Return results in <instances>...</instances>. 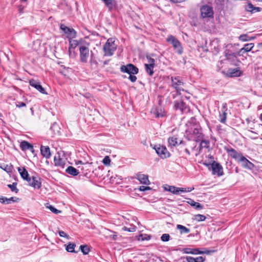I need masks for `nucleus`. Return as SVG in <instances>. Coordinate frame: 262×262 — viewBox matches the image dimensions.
Listing matches in <instances>:
<instances>
[{"mask_svg":"<svg viewBox=\"0 0 262 262\" xmlns=\"http://www.w3.org/2000/svg\"><path fill=\"white\" fill-rule=\"evenodd\" d=\"M195 121L196 120L194 118L191 119V122L193 123L194 124L186 131V133L188 135L191 136V138L198 142L201 139L202 134L200 126L199 124L195 123Z\"/></svg>","mask_w":262,"mask_h":262,"instance_id":"nucleus-1","label":"nucleus"},{"mask_svg":"<svg viewBox=\"0 0 262 262\" xmlns=\"http://www.w3.org/2000/svg\"><path fill=\"white\" fill-rule=\"evenodd\" d=\"M116 48L117 45L115 44V40L112 38H108L103 48L104 55L112 56Z\"/></svg>","mask_w":262,"mask_h":262,"instance_id":"nucleus-2","label":"nucleus"},{"mask_svg":"<svg viewBox=\"0 0 262 262\" xmlns=\"http://www.w3.org/2000/svg\"><path fill=\"white\" fill-rule=\"evenodd\" d=\"M167 41L171 43L173 48L176 50L179 54H181L183 52V48L181 42L179 40L172 35H169L167 39Z\"/></svg>","mask_w":262,"mask_h":262,"instance_id":"nucleus-3","label":"nucleus"},{"mask_svg":"<svg viewBox=\"0 0 262 262\" xmlns=\"http://www.w3.org/2000/svg\"><path fill=\"white\" fill-rule=\"evenodd\" d=\"M80 53V61L82 63H86L89 57V49L84 45L79 47Z\"/></svg>","mask_w":262,"mask_h":262,"instance_id":"nucleus-4","label":"nucleus"},{"mask_svg":"<svg viewBox=\"0 0 262 262\" xmlns=\"http://www.w3.org/2000/svg\"><path fill=\"white\" fill-rule=\"evenodd\" d=\"M224 53L226 59L229 60L231 64L235 66L238 65L239 61L237 58V55H238V53H232L227 49L225 51Z\"/></svg>","mask_w":262,"mask_h":262,"instance_id":"nucleus-5","label":"nucleus"},{"mask_svg":"<svg viewBox=\"0 0 262 262\" xmlns=\"http://www.w3.org/2000/svg\"><path fill=\"white\" fill-rule=\"evenodd\" d=\"M120 71L122 73H126L128 74H137L138 72V69L134 64L129 63L126 66L123 65L120 68Z\"/></svg>","mask_w":262,"mask_h":262,"instance_id":"nucleus-6","label":"nucleus"},{"mask_svg":"<svg viewBox=\"0 0 262 262\" xmlns=\"http://www.w3.org/2000/svg\"><path fill=\"white\" fill-rule=\"evenodd\" d=\"M201 16L203 18H210L213 16L212 8L207 5H203L200 9Z\"/></svg>","mask_w":262,"mask_h":262,"instance_id":"nucleus-7","label":"nucleus"},{"mask_svg":"<svg viewBox=\"0 0 262 262\" xmlns=\"http://www.w3.org/2000/svg\"><path fill=\"white\" fill-rule=\"evenodd\" d=\"M171 80L172 82L171 85L176 90L177 93H180L181 91H184V89L181 87L184 84V82L180 77H171Z\"/></svg>","mask_w":262,"mask_h":262,"instance_id":"nucleus-8","label":"nucleus"},{"mask_svg":"<svg viewBox=\"0 0 262 262\" xmlns=\"http://www.w3.org/2000/svg\"><path fill=\"white\" fill-rule=\"evenodd\" d=\"M154 149L156 153L162 159L168 158L170 155L165 146L160 145H155Z\"/></svg>","mask_w":262,"mask_h":262,"instance_id":"nucleus-9","label":"nucleus"},{"mask_svg":"<svg viewBox=\"0 0 262 262\" xmlns=\"http://www.w3.org/2000/svg\"><path fill=\"white\" fill-rule=\"evenodd\" d=\"M211 168L210 170L212 171V174H216L219 177L223 175V167L220 163L214 161L211 163Z\"/></svg>","mask_w":262,"mask_h":262,"instance_id":"nucleus-10","label":"nucleus"},{"mask_svg":"<svg viewBox=\"0 0 262 262\" xmlns=\"http://www.w3.org/2000/svg\"><path fill=\"white\" fill-rule=\"evenodd\" d=\"M237 162L240 163L241 166L246 169L252 170L254 167V165L243 155Z\"/></svg>","mask_w":262,"mask_h":262,"instance_id":"nucleus-11","label":"nucleus"},{"mask_svg":"<svg viewBox=\"0 0 262 262\" xmlns=\"http://www.w3.org/2000/svg\"><path fill=\"white\" fill-rule=\"evenodd\" d=\"M151 114H154L156 118L164 117L165 116V112L161 106L153 107L150 111Z\"/></svg>","mask_w":262,"mask_h":262,"instance_id":"nucleus-12","label":"nucleus"},{"mask_svg":"<svg viewBox=\"0 0 262 262\" xmlns=\"http://www.w3.org/2000/svg\"><path fill=\"white\" fill-rule=\"evenodd\" d=\"M30 85L34 88L40 93L43 94H47L45 89L41 85L40 82L34 79H31L29 81Z\"/></svg>","mask_w":262,"mask_h":262,"instance_id":"nucleus-13","label":"nucleus"},{"mask_svg":"<svg viewBox=\"0 0 262 262\" xmlns=\"http://www.w3.org/2000/svg\"><path fill=\"white\" fill-rule=\"evenodd\" d=\"M242 71L239 68L229 69L226 73V75L228 77H239L242 75Z\"/></svg>","mask_w":262,"mask_h":262,"instance_id":"nucleus-14","label":"nucleus"},{"mask_svg":"<svg viewBox=\"0 0 262 262\" xmlns=\"http://www.w3.org/2000/svg\"><path fill=\"white\" fill-rule=\"evenodd\" d=\"M174 107L176 110H179L182 113L188 111V108L186 104L181 100L174 101Z\"/></svg>","mask_w":262,"mask_h":262,"instance_id":"nucleus-15","label":"nucleus"},{"mask_svg":"<svg viewBox=\"0 0 262 262\" xmlns=\"http://www.w3.org/2000/svg\"><path fill=\"white\" fill-rule=\"evenodd\" d=\"M168 142V146L171 147H175L177 145L183 143L182 140L179 139L177 136L169 137Z\"/></svg>","mask_w":262,"mask_h":262,"instance_id":"nucleus-16","label":"nucleus"},{"mask_svg":"<svg viewBox=\"0 0 262 262\" xmlns=\"http://www.w3.org/2000/svg\"><path fill=\"white\" fill-rule=\"evenodd\" d=\"M226 151L228 153L229 155L232 158L236 160L237 162L239 161L243 155L242 153L236 151L234 149L232 148L230 149L227 148Z\"/></svg>","mask_w":262,"mask_h":262,"instance_id":"nucleus-17","label":"nucleus"},{"mask_svg":"<svg viewBox=\"0 0 262 262\" xmlns=\"http://www.w3.org/2000/svg\"><path fill=\"white\" fill-rule=\"evenodd\" d=\"M60 29L66 34H67L70 37L74 38L76 37V32L73 28H70L69 27L66 26L64 25H61L60 26Z\"/></svg>","mask_w":262,"mask_h":262,"instance_id":"nucleus-18","label":"nucleus"},{"mask_svg":"<svg viewBox=\"0 0 262 262\" xmlns=\"http://www.w3.org/2000/svg\"><path fill=\"white\" fill-rule=\"evenodd\" d=\"M27 182L30 186L35 188H39L41 186V183L39 181V179L35 177H30Z\"/></svg>","mask_w":262,"mask_h":262,"instance_id":"nucleus-19","label":"nucleus"},{"mask_svg":"<svg viewBox=\"0 0 262 262\" xmlns=\"http://www.w3.org/2000/svg\"><path fill=\"white\" fill-rule=\"evenodd\" d=\"M103 235L109 239L117 240V235L116 233L108 229H105L103 231Z\"/></svg>","mask_w":262,"mask_h":262,"instance_id":"nucleus-20","label":"nucleus"},{"mask_svg":"<svg viewBox=\"0 0 262 262\" xmlns=\"http://www.w3.org/2000/svg\"><path fill=\"white\" fill-rule=\"evenodd\" d=\"M40 152L41 155L46 158V159L50 158L51 156V154L50 151V149L48 146H42L41 145L40 147Z\"/></svg>","mask_w":262,"mask_h":262,"instance_id":"nucleus-21","label":"nucleus"},{"mask_svg":"<svg viewBox=\"0 0 262 262\" xmlns=\"http://www.w3.org/2000/svg\"><path fill=\"white\" fill-rule=\"evenodd\" d=\"M17 171L24 180L27 182L29 179L30 178L27 170L25 167H17Z\"/></svg>","mask_w":262,"mask_h":262,"instance_id":"nucleus-22","label":"nucleus"},{"mask_svg":"<svg viewBox=\"0 0 262 262\" xmlns=\"http://www.w3.org/2000/svg\"><path fill=\"white\" fill-rule=\"evenodd\" d=\"M18 142H20L19 147L23 151H25L28 149H33V145L28 142L26 141H18Z\"/></svg>","mask_w":262,"mask_h":262,"instance_id":"nucleus-23","label":"nucleus"},{"mask_svg":"<svg viewBox=\"0 0 262 262\" xmlns=\"http://www.w3.org/2000/svg\"><path fill=\"white\" fill-rule=\"evenodd\" d=\"M187 262H204L205 261V257L203 256H198L197 257H193L190 256H187L185 257Z\"/></svg>","mask_w":262,"mask_h":262,"instance_id":"nucleus-24","label":"nucleus"},{"mask_svg":"<svg viewBox=\"0 0 262 262\" xmlns=\"http://www.w3.org/2000/svg\"><path fill=\"white\" fill-rule=\"evenodd\" d=\"M245 8L247 11L251 13L259 12L261 10V8L254 7L251 3H248L247 5L245 6Z\"/></svg>","mask_w":262,"mask_h":262,"instance_id":"nucleus-25","label":"nucleus"},{"mask_svg":"<svg viewBox=\"0 0 262 262\" xmlns=\"http://www.w3.org/2000/svg\"><path fill=\"white\" fill-rule=\"evenodd\" d=\"M54 162L55 165L58 166L63 167L65 164L64 160L60 158L58 153L54 156Z\"/></svg>","mask_w":262,"mask_h":262,"instance_id":"nucleus-26","label":"nucleus"},{"mask_svg":"<svg viewBox=\"0 0 262 262\" xmlns=\"http://www.w3.org/2000/svg\"><path fill=\"white\" fill-rule=\"evenodd\" d=\"M137 178L142 184L145 185H148L149 184L148 176L146 175L139 174L137 175Z\"/></svg>","mask_w":262,"mask_h":262,"instance_id":"nucleus-27","label":"nucleus"},{"mask_svg":"<svg viewBox=\"0 0 262 262\" xmlns=\"http://www.w3.org/2000/svg\"><path fill=\"white\" fill-rule=\"evenodd\" d=\"M254 43H247L246 45H244V47L243 48H242L240 51H239V52L238 53V55L239 56L241 55L240 54V53H245V52H249L250 51L252 48L254 47Z\"/></svg>","mask_w":262,"mask_h":262,"instance_id":"nucleus-28","label":"nucleus"},{"mask_svg":"<svg viewBox=\"0 0 262 262\" xmlns=\"http://www.w3.org/2000/svg\"><path fill=\"white\" fill-rule=\"evenodd\" d=\"M187 203L196 210H201L203 208V205L200 203L196 202L191 199H189Z\"/></svg>","mask_w":262,"mask_h":262,"instance_id":"nucleus-29","label":"nucleus"},{"mask_svg":"<svg viewBox=\"0 0 262 262\" xmlns=\"http://www.w3.org/2000/svg\"><path fill=\"white\" fill-rule=\"evenodd\" d=\"M66 172L73 176H76L79 174L78 170L72 166H69L66 170Z\"/></svg>","mask_w":262,"mask_h":262,"instance_id":"nucleus-30","label":"nucleus"},{"mask_svg":"<svg viewBox=\"0 0 262 262\" xmlns=\"http://www.w3.org/2000/svg\"><path fill=\"white\" fill-rule=\"evenodd\" d=\"M168 191L174 194H179L180 192H181V188L177 187L174 186H168Z\"/></svg>","mask_w":262,"mask_h":262,"instance_id":"nucleus-31","label":"nucleus"},{"mask_svg":"<svg viewBox=\"0 0 262 262\" xmlns=\"http://www.w3.org/2000/svg\"><path fill=\"white\" fill-rule=\"evenodd\" d=\"M66 250L68 252H71V253H77V252L75 251V248L76 247V244L72 243H69V244L66 245Z\"/></svg>","mask_w":262,"mask_h":262,"instance_id":"nucleus-32","label":"nucleus"},{"mask_svg":"<svg viewBox=\"0 0 262 262\" xmlns=\"http://www.w3.org/2000/svg\"><path fill=\"white\" fill-rule=\"evenodd\" d=\"M177 229H179L180 230V234H182L184 233H188L190 232V229L186 228V227L178 224L177 225Z\"/></svg>","mask_w":262,"mask_h":262,"instance_id":"nucleus-33","label":"nucleus"},{"mask_svg":"<svg viewBox=\"0 0 262 262\" xmlns=\"http://www.w3.org/2000/svg\"><path fill=\"white\" fill-rule=\"evenodd\" d=\"M146 72L150 76H152L154 74V66L150 67L147 63L144 64Z\"/></svg>","mask_w":262,"mask_h":262,"instance_id":"nucleus-34","label":"nucleus"},{"mask_svg":"<svg viewBox=\"0 0 262 262\" xmlns=\"http://www.w3.org/2000/svg\"><path fill=\"white\" fill-rule=\"evenodd\" d=\"M183 253L185 254H191L195 255V252L197 251L195 250V248H185L182 250Z\"/></svg>","mask_w":262,"mask_h":262,"instance_id":"nucleus-35","label":"nucleus"},{"mask_svg":"<svg viewBox=\"0 0 262 262\" xmlns=\"http://www.w3.org/2000/svg\"><path fill=\"white\" fill-rule=\"evenodd\" d=\"M50 129L53 131L54 134L55 135L59 133L60 128L58 125L55 122L52 125Z\"/></svg>","mask_w":262,"mask_h":262,"instance_id":"nucleus-36","label":"nucleus"},{"mask_svg":"<svg viewBox=\"0 0 262 262\" xmlns=\"http://www.w3.org/2000/svg\"><path fill=\"white\" fill-rule=\"evenodd\" d=\"M79 249L84 255L88 254L90 252V248L87 245H81Z\"/></svg>","mask_w":262,"mask_h":262,"instance_id":"nucleus-37","label":"nucleus"},{"mask_svg":"<svg viewBox=\"0 0 262 262\" xmlns=\"http://www.w3.org/2000/svg\"><path fill=\"white\" fill-rule=\"evenodd\" d=\"M253 39H254V37H249L246 34H242V35H240L239 37V39L243 41H247L251 40Z\"/></svg>","mask_w":262,"mask_h":262,"instance_id":"nucleus-38","label":"nucleus"},{"mask_svg":"<svg viewBox=\"0 0 262 262\" xmlns=\"http://www.w3.org/2000/svg\"><path fill=\"white\" fill-rule=\"evenodd\" d=\"M105 5L109 9H111L114 6V0H102Z\"/></svg>","mask_w":262,"mask_h":262,"instance_id":"nucleus-39","label":"nucleus"},{"mask_svg":"<svg viewBox=\"0 0 262 262\" xmlns=\"http://www.w3.org/2000/svg\"><path fill=\"white\" fill-rule=\"evenodd\" d=\"M206 219V216L202 214H196L194 216V220L198 222L204 221Z\"/></svg>","mask_w":262,"mask_h":262,"instance_id":"nucleus-40","label":"nucleus"},{"mask_svg":"<svg viewBox=\"0 0 262 262\" xmlns=\"http://www.w3.org/2000/svg\"><path fill=\"white\" fill-rule=\"evenodd\" d=\"M73 43H71L69 47V54L70 57H74L75 56L74 49L73 48Z\"/></svg>","mask_w":262,"mask_h":262,"instance_id":"nucleus-41","label":"nucleus"},{"mask_svg":"<svg viewBox=\"0 0 262 262\" xmlns=\"http://www.w3.org/2000/svg\"><path fill=\"white\" fill-rule=\"evenodd\" d=\"M226 116H227L226 112H222V114H221L220 115L221 122L225 123L226 122Z\"/></svg>","mask_w":262,"mask_h":262,"instance_id":"nucleus-42","label":"nucleus"},{"mask_svg":"<svg viewBox=\"0 0 262 262\" xmlns=\"http://www.w3.org/2000/svg\"><path fill=\"white\" fill-rule=\"evenodd\" d=\"M170 239V235L167 233L162 234L161 237V239L163 242H168Z\"/></svg>","mask_w":262,"mask_h":262,"instance_id":"nucleus-43","label":"nucleus"},{"mask_svg":"<svg viewBox=\"0 0 262 262\" xmlns=\"http://www.w3.org/2000/svg\"><path fill=\"white\" fill-rule=\"evenodd\" d=\"M52 212L54 213L55 214H58L60 212H61V211L56 209L52 205H49V206L47 207Z\"/></svg>","mask_w":262,"mask_h":262,"instance_id":"nucleus-44","label":"nucleus"},{"mask_svg":"<svg viewBox=\"0 0 262 262\" xmlns=\"http://www.w3.org/2000/svg\"><path fill=\"white\" fill-rule=\"evenodd\" d=\"M147 59H148L149 63H147V64H149L150 67L154 66L155 67V60L154 58L147 56Z\"/></svg>","mask_w":262,"mask_h":262,"instance_id":"nucleus-45","label":"nucleus"},{"mask_svg":"<svg viewBox=\"0 0 262 262\" xmlns=\"http://www.w3.org/2000/svg\"><path fill=\"white\" fill-rule=\"evenodd\" d=\"M102 162L105 165H110L111 163V159L108 156H105L103 159Z\"/></svg>","mask_w":262,"mask_h":262,"instance_id":"nucleus-46","label":"nucleus"},{"mask_svg":"<svg viewBox=\"0 0 262 262\" xmlns=\"http://www.w3.org/2000/svg\"><path fill=\"white\" fill-rule=\"evenodd\" d=\"M194 189V187L181 188V192H189Z\"/></svg>","mask_w":262,"mask_h":262,"instance_id":"nucleus-47","label":"nucleus"},{"mask_svg":"<svg viewBox=\"0 0 262 262\" xmlns=\"http://www.w3.org/2000/svg\"><path fill=\"white\" fill-rule=\"evenodd\" d=\"M8 187L10 188L12 191H15L16 190V183L14 182L12 184H8Z\"/></svg>","mask_w":262,"mask_h":262,"instance_id":"nucleus-48","label":"nucleus"},{"mask_svg":"<svg viewBox=\"0 0 262 262\" xmlns=\"http://www.w3.org/2000/svg\"><path fill=\"white\" fill-rule=\"evenodd\" d=\"M0 202L4 204H7L8 202L7 201V198L3 196H0Z\"/></svg>","mask_w":262,"mask_h":262,"instance_id":"nucleus-49","label":"nucleus"},{"mask_svg":"<svg viewBox=\"0 0 262 262\" xmlns=\"http://www.w3.org/2000/svg\"><path fill=\"white\" fill-rule=\"evenodd\" d=\"M122 230L128 232H134L135 231V227H133L131 228H127L126 227H123Z\"/></svg>","mask_w":262,"mask_h":262,"instance_id":"nucleus-50","label":"nucleus"},{"mask_svg":"<svg viewBox=\"0 0 262 262\" xmlns=\"http://www.w3.org/2000/svg\"><path fill=\"white\" fill-rule=\"evenodd\" d=\"M128 79L133 82H134L137 80V77L133 74H130Z\"/></svg>","mask_w":262,"mask_h":262,"instance_id":"nucleus-51","label":"nucleus"},{"mask_svg":"<svg viewBox=\"0 0 262 262\" xmlns=\"http://www.w3.org/2000/svg\"><path fill=\"white\" fill-rule=\"evenodd\" d=\"M150 188L148 186H141L139 188V190L142 191H145L147 190H150Z\"/></svg>","mask_w":262,"mask_h":262,"instance_id":"nucleus-52","label":"nucleus"},{"mask_svg":"<svg viewBox=\"0 0 262 262\" xmlns=\"http://www.w3.org/2000/svg\"><path fill=\"white\" fill-rule=\"evenodd\" d=\"M58 233L60 236L69 238V236L64 231H59Z\"/></svg>","mask_w":262,"mask_h":262,"instance_id":"nucleus-53","label":"nucleus"},{"mask_svg":"<svg viewBox=\"0 0 262 262\" xmlns=\"http://www.w3.org/2000/svg\"><path fill=\"white\" fill-rule=\"evenodd\" d=\"M207 143H208L207 141H206L205 140H202L200 144V148L206 147Z\"/></svg>","mask_w":262,"mask_h":262,"instance_id":"nucleus-54","label":"nucleus"},{"mask_svg":"<svg viewBox=\"0 0 262 262\" xmlns=\"http://www.w3.org/2000/svg\"><path fill=\"white\" fill-rule=\"evenodd\" d=\"M222 112H226L227 111V104L226 103H224L222 104Z\"/></svg>","mask_w":262,"mask_h":262,"instance_id":"nucleus-55","label":"nucleus"},{"mask_svg":"<svg viewBox=\"0 0 262 262\" xmlns=\"http://www.w3.org/2000/svg\"><path fill=\"white\" fill-rule=\"evenodd\" d=\"M202 163L204 165H205V166H206V167H208V169H209V170H210V169H211V163H208V162H206V161H205V162H203Z\"/></svg>","mask_w":262,"mask_h":262,"instance_id":"nucleus-56","label":"nucleus"},{"mask_svg":"<svg viewBox=\"0 0 262 262\" xmlns=\"http://www.w3.org/2000/svg\"><path fill=\"white\" fill-rule=\"evenodd\" d=\"M8 203L7 204H10L11 202H15L16 201V200L15 197H11L9 199L7 198Z\"/></svg>","mask_w":262,"mask_h":262,"instance_id":"nucleus-57","label":"nucleus"},{"mask_svg":"<svg viewBox=\"0 0 262 262\" xmlns=\"http://www.w3.org/2000/svg\"><path fill=\"white\" fill-rule=\"evenodd\" d=\"M26 103L25 102H17V107H21L24 106H26Z\"/></svg>","mask_w":262,"mask_h":262,"instance_id":"nucleus-58","label":"nucleus"},{"mask_svg":"<svg viewBox=\"0 0 262 262\" xmlns=\"http://www.w3.org/2000/svg\"><path fill=\"white\" fill-rule=\"evenodd\" d=\"M195 250H196L197 251L195 252V255L196 254H204V251L201 250L199 248H195Z\"/></svg>","mask_w":262,"mask_h":262,"instance_id":"nucleus-59","label":"nucleus"},{"mask_svg":"<svg viewBox=\"0 0 262 262\" xmlns=\"http://www.w3.org/2000/svg\"><path fill=\"white\" fill-rule=\"evenodd\" d=\"M141 236L142 237V239H141L142 241H144V240L148 241V240H149L150 239V236L147 235L146 234L145 235V237H143V235H141Z\"/></svg>","mask_w":262,"mask_h":262,"instance_id":"nucleus-60","label":"nucleus"},{"mask_svg":"<svg viewBox=\"0 0 262 262\" xmlns=\"http://www.w3.org/2000/svg\"><path fill=\"white\" fill-rule=\"evenodd\" d=\"M71 43H73V49H75V47L78 45V42H77V41L75 40H73L72 41H70V45Z\"/></svg>","mask_w":262,"mask_h":262,"instance_id":"nucleus-61","label":"nucleus"},{"mask_svg":"<svg viewBox=\"0 0 262 262\" xmlns=\"http://www.w3.org/2000/svg\"><path fill=\"white\" fill-rule=\"evenodd\" d=\"M214 252H215L214 250H208L205 249V250H204V254H210Z\"/></svg>","mask_w":262,"mask_h":262,"instance_id":"nucleus-62","label":"nucleus"},{"mask_svg":"<svg viewBox=\"0 0 262 262\" xmlns=\"http://www.w3.org/2000/svg\"><path fill=\"white\" fill-rule=\"evenodd\" d=\"M83 166H82L81 167V166H79L78 168H80L81 170H83L84 169V167H86V165H88V163H85V164H83Z\"/></svg>","mask_w":262,"mask_h":262,"instance_id":"nucleus-63","label":"nucleus"},{"mask_svg":"<svg viewBox=\"0 0 262 262\" xmlns=\"http://www.w3.org/2000/svg\"><path fill=\"white\" fill-rule=\"evenodd\" d=\"M185 151L188 156L190 155V151L187 148L185 149Z\"/></svg>","mask_w":262,"mask_h":262,"instance_id":"nucleus-64","label":"nucleus"}]
</instances>
